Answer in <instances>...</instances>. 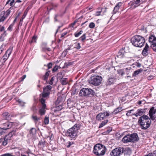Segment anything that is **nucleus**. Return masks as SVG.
Here are the masks:
<instances>
[{"mask_svg": "<svg viewBox=\"0 0 156 156\" xmlns=\"http://www.w3.org/2000/svg\"><path fill=\"white\" fill-rule=\"evenodd\" d=\"M46 108V105L45 104L42 105V107L41 108V109H45Z\"/></svg>", "mask_w": 156, "mask_h": 156, "instance_id": "0e129e2a", "label": "nucleus"}, {"mask_svg": "<svg viewBox=\"0 0 156 156\" xmlns=\"http://www.w3.org/2000/svg\"><path fill=\"white\" fill-rule=\"evenodd\" d=\"M45 110L41 108L39 110V113L41 115H42L45 114Z\"/></svg>", "mask_w": 156, "mask_h": 156, "instance_id": "4c0bfd02", "label": "nucleus"}, {"mask_svg": "<svg viewBox=\"0 0 156 156\" xmlns=\"http://www.w3.org/2000/svg\"><path fill=\"white\" fill-rule=\"evenodd\" d=\"M149 47L148 44H146L145 47L144 48L142 52V54L144 56H146L149 53L148 49Z\"/></svg>", "mask_w": 156, "mask_h": 156, "instance_id": "2eb2a0df", "label": "nucleus"}, {"mask_svg": "<svg viewBox=\"0 0 156 156\" xmlns=\"http://www.w3.org/2000/svg\"><path fill=\"white\" fill-rule=\"evenodd\" d=\"M89 27L90 28H93L95 27V24L93 23H90L89 25Z\"/></svg>", "mask_w": 156, "mask_h": 156, "instance_id": "37998d69", "label": "nucleus"}, {"mask_svg": "<svg viewBox=\"0 0 156 156\" xmlns=\"http://www.w3.org/2000/svg\"><path fill=\"white\" fill-rule=\"evenodd\" d=\"M73 63V62H72L65 63V66H66L67 67L68 66H70V65H72V64Z\"/></svg>", "mask_w": 156, "mask_h": 156, "instance_id": "864d4df0", "label": "nucleus"}, {"mask_svg": "<svg viewBox=\"0 0 156 156\" xmlns=\"http://www.w3.org/2000/svg\"><path fill=\"white\" fill-rule=\"evenodd\" d=\"M149 41L151 43V47L152 46H156V37L154 36H151L149 38Z\"/></svg>", "mask_w": 156, "mask_h": 156, "instance_id": "4468645a", "label": "nucleus"}, {"mask_svg": "<svg viewBox=\"0 0 156 156\" xmlns=\"http://www.w3.org/2000/svg\"><path fill=\"white\" fill-rule=\"evenodd\" d=\"M106 150L105 146L102 144H98L94 146L93 152L97 156H103L105 154Z\"/></svg>", "mask_w": 156, "mask_h": 156, "instance_id": "39448f33", "label": "nucleus"}, {"mask_svg": "<svg viewBox=\"0 0 156 156\" xmlns=\"http://www.w3.org/2000/svg\"><path fill=\"white\" fill-rule=\"evenodd\" d=\"M126 151V149L123 147L116 148L111 152L110 154L112 156H118L123 153H125V154Z\"/></svg>", "mask_w": 156, "mask_h": 156, "instance_id": "0eeeda50", "label": "nucleus"}, {"mask_svg": "<svg viewBox=\"0 0 156 156\" xmlns=\"http://www.w3.org/2000/svg\"><path fill=\"white\" fill-rule=\"evenodd\" d=\"M36 132V129L35 128H33L30 130V133L32 135L34 134Z\"/></svg>", "mask_w": 156, "mask_h": 156, "instance_id": "f704fd0d", "label": "nucleus"}, {"mask_svg": "<svg viewBox=\"0 0 156 156\" xmlns=\"http://www.w3.org/2000/svg\"><path fill=\"white\" fill-rule=\"evenodd\" d=\"M122 141L124 143L131 142L129 134L125 136L122 138Z\"/></svg>", "mask_w": 156, "mask_h": 156, "instance_id": "a211bd4d", "label": "nucleus"}, {"mask_svg": "<svg viewBox=\"0 0 156 156\" xmlns=\"http://www.w3.org/2000/svg\"><path fill=\"white\" fill-rule=\"evenodd\" d=\"M5 30V27L3 26L1 28H0V31H4Z\"/></svg>", "mask_w": 156, "mask_h": 156, "instance_id": "338daca9", "label": "nucleus"}, {"mask_svg": "<svg viewBox=\"0 0 156 156\" xmlns=\"http://www.w3.org/2000/svg\"><path fill=\"white\" fill-rule=\"evenodd\" d=\"M108 120H106L103 121L100 124L99 126V128H101L103 127L108 122Z\"/></svg>", "mask_w": 156, "mask_h": 156, "instance_id": "b1692460", "label": "nucleus"}, {"mask_svg": "<svg viewBox=\"0 0 156 156\" xmlns=\"http://www.w3.org/2000/svg\"><path fill=\"white\" fill-rule=\"evenodd\" d=\"M67 34V32H64L61 34V37H63Z\"/></svg>", "mask_w": 156, "mask_h": 156, "instance_id": "bf43d9fd", "label": "nucleus"}, {"mask_svg": "<svg viewBox=\"0 0 156 156\" xmlns=\"http://www.w3.org/2000/svg\"><path fill=\"white\" fill-rule=\"evenodd\" d=\"M13 24H11L7 29V30L9 31H11L12 30V27L13 26Z\"/></svg>", "mask_w": 156, "mask_h": 156, "instance_id": "79ce46f5", "label": "nucleus"}, {"mask_svg": "<svg viewBox=\"0 0 156 156\" xmlns=\"http://www.w3.org/2000/svg\"><path fill=\"white\" fill-rule=\"evenodd\" d=\"M6 31H5L0 36V38L1 41H3L4 40V38L6 35Z\"/></svg>", "mask_w": 156, "mask_h": 156, "instance_id": "c756f323", "label": "nucleus"}, {"mask_svg": "<svg viewBox=\"0 0 156 156\" xmlns=\"http://www.w3.org/2000/svg\"><path fill=\"white\" fill-rule=\"evenodd\" d=\"M145 156H156V151H154L153 153H151Z\"/></svg>", "mask_w": 156, "mask_h": 156, "instance_id": "e433bc0d", "label": "nucleus"}, {"mask_svg": "<svg viewBox=\"0 0 156 156\" xmlns=\"http://www.w3.org/2000/svg\"><path fill=\"white\" fill-rule=\"evenodd\" d=\"M49 117L46 116L44 119V123L45 125H47L49 123Z\"/></svg>", "mask_w": 156, "mask_h": 156, "instance_id": "c9c22d12", "label": "nucleus"}, {"mask_svg": "<svg viewBox=\"0 0 156 156\" xmlns=\"http://www.w3.org/2000/svg\"><path fill=\"white\" fill-rule=\"evenodd\" d=\"M50 71L47 72L43 78V80L45 81H47L48 76L49 75Z\"/></svg>", "mask_w": 156, "mask_h": 156, "instance_id": "cd10ccee", "label": "nucleus"}, {"mask_svg": "<svg viewBox=\"0 0 156 156\" xmlns=\"http://www.w3.org/2000/svg\"><path fill=\"white\" fill-rule=\"evenodd\" d=\"M49 93L48 92H44V93H43V97H47L49 94Z\"/></svg>", "mask_w": 156, "mask_h": 156, "instance_id": "49530a36", "label": "nucleus"}, {"mask_svg": "<svg viewBox=\"0 0 156 156\" xmlns=\"http://www.w3.org/2000/svg\"><path fill=\"white\" fill-rule=\"evenodd\" d=\"M52 63L51 62H50L48 63L46 66L48 67V68H51L52 67Z\"/></svg>", "mask_w": 156, "mask_h": 156, "instance_id": "603ef678", "label": "nucleus"}, {"mask_svg": "<svg viewBox=\"0 0 156 156\" xmlns=\"http://www.w3.org/2000/svg\"><path fill=\"white\" fill-rule=\"evenodd\" d=\"M41 102L42 105L45 104V101L44 99H43V98L41 99Z\"/></svg>", "mask_w": 156, "mask_h": 156, "instance_id": "052dcab7", "label": "nucleus"}, {"mask_svg": "<svg viewBox=\"0 0 156 156\" xmlns=\"http://www.w3.org/2000/svg\"><path fill=\"white\" fill-rule=\"evenodd\" d=\"M125 48L121 49L118 53L116 57H115V59H117V61L119 60V58H121L124 57L126 53L125 50Z\"/></svg>", "mask_w": 156, "mask_h": 156, "instance_id": "9b49d317", "label": "nucleus"}, {"mask_svg": "<svg viewBox=\"0 0 156 156\" xmlns=\"http://www.w3.org/2000/svg\"><path fill=\"white\" fill-rule=\"evenodd\" d=\"M83 33V31L82 30H80L79 32H76L74 34L75 36L76 37H78L80 35L82 34Z\"/></svg>", "mask_w": 156, "mask_h": 156, "instance_id": "2f4dec72", "label": "nucleus"}, {"mask_svg": "<svg viewBox=\"0 0 156 156\" xmlns=\"http://www.w3.org/2000/svg\"><path fill=\"white\" fill-rule=\"evenodd\" d=\"M12 126V122H7L2 124L1 126L2 129L4 130H6L11 128Z\"/></svg>", "mask_w": 156, "mask_h": 156, "instance_id": "f8f14e48", "label": "nucleus"}, {"mask_svg": "<svg viewBox=\"0 0 156 156\" xmlns=\"http://www.w3.org/2000/svg\"><path fill=\"white\" fill-rule=\"evenodd\" d=\"M151 119L146 115H143L139 118L138 123L142 129H146L148 128L151 124Z\"/></svg>", "mask_w": 156, "mask_h": 156, "instance_id": "f03ea898", "label": "nucleus"}, {"mask_svg": "<svg viewBox=\"0 0 156 156\" xmlns=\"http://www.w3.org/2000/svg\"><path fill=\"white\" fill-rule=\"evenodd\" d=\"M26 76L25 75H23L22 77L21 78V81H23L26 77Z\"/></svg>", "mask_w": 156, "mask_h": 156, "instance_id": "69168bd1", "label": "nucleus"}, {"mask_svg": "<svg viewBox=\"0 0 156 156\" xmlns=\"http://www.w3.org/2000/svg\"><path fill=\"white\" fill-rule=\"evenodd\" d=\"M39 145L41 148H43L45 146V142L44 140H41L39 141Z\"/></svg>", "mask_w": 156, "mask_h": 156, "instance_id": "5701e85b", "label": "nucleus"}, {"mask_svg": "<svg viewBox=\"0 0 156 156\" xmlns=\"http://www.w3.org/2000/svg\"><path fill=\"white\" fill-rule=\"evenodd\" d=\"M122 110V109L121 107H118L115 109L113 112V114H117L119 112H120Z\"/></svg>", "mask_w": 156, "mask_h": 156, "instance_id": "a878e982", "label": "nucleus"}, {"mask_svg": "<svg viewBox=\"0 0 156 156\" xmlns=\"http://www.w3.org/2000/svg\"><path fill=\"white\" fill-rule=\"evenodd\" d=\"M94 91L90 88H85L81 90L79 94L80 96L91 97L94 94Z\"/></svg>", "mask_w": 156, "mask_h": 156, "instance_id": "423d86ee", "label": "nucleus"}, {"mask_svg": "<svg viewBox=\"0 0 156 156\" xmlns=\"http://www.w3.org/2000/svg\"><path fill=\"white\" fill-rule=\"evenodd\" d=\"M102 78L101 76H97L91 77L89 83L94 85H98L101 83Z\"/></svg>", "mask_w": 156, "mask_h": 156, "instance_id": "6e6552de", "label": "nucleus"}, {"mask_svg": "<svg viewBox=\"0 0 156 156\" xmlns=\"http://www.w3.org/2000/svg\"><path fill=\"white\" fill-rule=\"evenodd\" d=\"M110 115L108 111H105L104 112L100 113L98 114L96 117V119L98 120H102L105 119Z\"/></svg>", "mask_w": 156, "mask_h": 156, "instance_id": "1a4fd4ad", "label": "nucleus"}, {"mask_svg": "<svg viewBox=\"0 0 156 156\" xmlns=\"http://www.w3.org/2000/svg\"><path fill=\"white\" fill-rule=\"evenodd\" d=\"M55 78V77L54 76L52 77L50 80V81L49 82V83L51 85H52L53 84V81L54 80Z\"/></svg>", "mask_w": 156, "mask_h": 156, "instance_id": "09e8293b", "label": "nucleus"}, {"mask_svg": "<svg viewBox=\"0 0 156 156\" xmlns=\"http://www.w3.org/2000/svg\"><path fill=\"white\" fill-rule=\"evenodd\" d=\"M59 16V15L58 14H56L55 15V17H54V20H55V21L56 22V21H58V20L57 19V18Z\"/></svg>", "mask_w": 156, "mask_h": 156, "instance_id": "4d7b16f0", "label": "nucleus"}, {"mask_svg": "<svg viewBox=\"0 0 156 156\" xmlns=\"http://www.w3.org/2000/svg\"><path fill=\"white\" fill-rule=\"evenodd\" d=\"M131 42L134 46L141 47L144 45L145 40L143 37L140 35H137L132 38Z\"/></svg>", "mask_w": 156, "mask_h": 156, "instance_id": "20e7f679", "label": "nucleus"}, {"mask_svg": "<svg viewBox=\"0 0 156 156\" xmlns=\"http://www.w3.org/2000/svg\"><path fill=\"white\" fill-rule=\"evenodd\" d=\"M3 45H2L0 47V54H1L2 52L3 51V49L2 48V47H3Z\"/></svg>", "mask_w": 156, "mask_h": 156, "instance_id": "6e6d98bb", "label": "nucleus"}, {"mask_svg": "<svg viewBox=\"0 0 156 156\" xmlns=\"http://www.w3.org/2000/svg\"><path fill=\"white\" fill-rule=\"evenodd\" d=\"M149 114L150 118L154 122H156V109L154 107H152L150 109Z\"/></svg>", "mask_w": 156, "mask_h": 156, "instance_id": "9d476101", "label": "nucleus"}, {"mask_svg": "<svg viewBox=\"0 0 156 156\" xmlns=\"http://www.w3.org/2000/svg\"><path fill=\"white\" fill-rule=\"evenodd\" d=\"M140 2V0H136L135 1H131L130 4L134 8H135L139 6Z\"/></svg>", "mask_w": 156, "mask_h": 156, "instance_id": "6ab92c4d", "label": "nucleus"}, {"mask_svg": "<svg viewBox=\"0 0 156 156\" xmlns=\"http://www.w3.org/2000/svg\"><path fill=\"white\" fill-rule=\"evenodd\" d=\"M6 130H4L2 129V127L0 129V135H2L5 133V131Z\"/></svg>", "mask_w": 156, "mask_h": 156, "instance_id": "c03bdc74", "label": "nucleus"}, {"mask_svg": "<svg viewBox=\"0 0 156 156\" xmlns=\"http://www.w3.org/2000/svg\"><path fill=\"white\" fill-rule=\"evenodd\" d=\"M14 2H15L14 0H12L11 2L10 3V6L12 5L13 3Z\"/></svg>", "mask_w": 156, "mask_h": 156, "instance_id": "774afa93", "label": "nucleus"}, {"mask_svg": "<svg viewBox=\"0 0 156 156\" xmlns=\"http://www.w3.org/2000/svg\"><path fill=\"white\" fill-rule=\"evenodd\" d=\"M62 85H66L68 83L67 78H63V76L60 79Z\"/></svg>", "mask_w": 156, "mask_h": 156, "instance_id": "4be33fe9", "label": "nucleus"}, {"mask_svg": "<svg viewBox=\"0 0 156 156\" xmlns=\"http://www.w3.org/2000/svg\"><path fill=\"white\" fill-rule=\"evenodd\" d=\"M51 86L48 85L45 88H43V91L44 92H48L51 90Z\"/></svg>", "mask_w": 156, "mask_h": 156, "instance_id": "393cba45", "label": "nucleus"}, {"mask_svg": "<svg viewBox=\"0 0 156 156\" xmlns=\"http://www.w3.org/2000/svg\"><path fill=\"white\" fill-rule=\"evenodd\" d=\"M75 48L78 50L80 49L81 48V46L80 43H78L76 44V46Z\"/></svg>", "mask_w": 156, "mask_h": 156, "instance_id": "de8ad7c7", "label": "nucleus"}, {"mask_svg": "<svg viewBox=\"0 0 156 156\" xmlns=\"http://www.w3.org/2000/svg\"><path fill=\"white\" fill-rule=\"evenodd\" d=\"M112 73H110L108 75L107 78V80L106 82L107 85H110L115 83L116 81V73L121 76L123 75L124 73L122 69H120L116 71L115 69H114L112 71Z\"/></svg>", "mask_w": 156, "mask_h": 156, "instance_id": "f257e3e1", "label": "nucleus"}, {"mask_svg": "<svg viewBox=\"0 0 156 156\" xmlns=\"http://www.w3.org/2000/svg\"><path fill=\"white\" fill-rule=\"evenodd\" d=\"M58 79H61V77H62V73H58Z\"/></svg>", "mask_w": 156, "mask_h": 156, "instance_id": "13d9d810", "label": "nucleus"}, {"mask_svg": "<svg viewBox=\"0 0 156 156\" xmlns=\"http://www.w3.org/2000/svg\"><path fill=\"white\" fill-rule=\"evenodd\" d=\"M5 14V12H2L0 14V22H3L4 21L6 18L4 15Z\"/></svg>", "mask_w": 156, "mask_h": 156, "instance_id": "412c9836", "label": "nucleus"}, {"mask_svg": "<svg viewBox=\"0 0 156 156\" xmlns=\"http://www.w3.org/2000/svg\"><path fill=\"white\" fill-rule=\"evenodd\" d=\"M37 39V37L35 36H34L31 41V43H33V42H36V40Z\"/></svg>", "mask_w": 156, "mask_h": 156, "instance_id": "a18cd8bd", "label": "nucleus"}, {"mask_svg": "<svg viewBox=\"0 0 156 156\" xmlns=\"http://www.w3.org/2000/svg\"><path fill=\"white\" fill-rule=\"evenodd\" d=\"M17 101L19 103L20 105L22 106H24L25 104L26 103V102H23L20 99L18 100Z\"/></svg>", "mask_w": 156, "mask_h": 156, "instance_id": "7c9ffc66", "label": "nucleus"}, {"mask_svg": "<svg viewBox=\"0 0 156 156\" xmlns=\"http://www.w3.org/2000/svg\"><path fill=\"white\" fill-rule=\"evenodd\" d=\"M32 117L35 122H36L39 120L40 119L39 118L37 117L36 116L33 115Z\"/></svg>", "mask_w": 156, "mask_h": 156, "instance_id": "72a5a7b5", "label": "nucleus"}, {"mask_svg": "<svg viewBox=\"0 0 156 156\" xmlns=\"http://www.w3.org/2000/svg\"><path fill=\"white\" fill-rule=\"evenodd\" d=\"M80 125L76 124L72 127L67 130L66 136L71 138V140L74 139L77 136L78 131L80 129Z\"/></svg>", "mask_w": 156, "mask_h": 156, "instance_id": "7ed1b4c3", "label": "nucleus"}, {"mask_svg": "<svg viewBox=\"0 0 156 156\" xmlns=\"http://www.w3.org/2000/svg\"><path fill=\"white\" fill-rule=\"evenodd\" d=\"M134 65H135V66H133V67H140L141 65L140 64L138 63H136L135 64H134Z\"/></svg>", "mask_w": 156, "mask_h": 156, "instance_id": "3c124183", "label": "nucleus"}, {"mask_svg": "<svg viewBox=\"0 0 156 156\" xmlns=\"http://www.w3.org/2000/svg\"><path fill=\"white\" fill-rule=\"evenodd\" d=\"M142 71V69H139L136 71H134L133 75V76H136L137 75L139 74L140 73H141Z\"/></svg>", "mask_w": 156, "mask_h": 156, "instance_id": "bb28decb", "label": "nucleus"}, {"mask_svg": "<svg viewBox=\"0 0 156 156\" xmlns=\"http://www.w3.org/2000/svg\"><path fill=\"white\" fill-rule=\"evenodd\" d=\"M12 136V134L11 133H9L8 135H7L5 136V138L8 140H10L11 139V137Z\"/></svg>", "mask_w": 156, "mask_h": 156, "instance_id": "c85d7f7f", "label": "nucleus"}, {"mask_svg": "<svg viewBox=\"0 0 156 156\" xmlns=\"http://www.w3.org/2000/svg\"><path fill=\"white\" fill-rule=\"evenodd\" d=\"M86 38V34H84L80 38L81 41L83 42H84V40Z\"/></svg>", "mask_w": 156, "mask_h": 156, "instance_id": "58836bf2", "label": "nucleus"}, {"mask_svg": "<svg viewBox=\"0 0 156 156\" xmlns=\"http://www.w3.org/2000/svg\"><path fill=\"white\" fill-rule=\"evenodd\" d=\"M52 6L54 8H57L58 6V4H52Z\"/></svg>", "mask_w": 156, "mask_h": 156, "instance_id": "e2e57ef3", "label": "nucleus"}, {"mask_svg": "<svg viewBox=\"0 0 156 156\" xmlns=\"http://www.w3.org/2000/svg\"><path fill=\"white\" fill-rule=\"evenodd\" d=\"M73 142H68L66 143V146L68 148L72 144H73Z\"/></svg>", "mask_w": 156, "mask_h": 156, "instance_id": "ea45409f", "label": "nucleus"}, {"mask_svg": "<svg viewBox=\"0 0 156 156\" xmlns=\"http://www.w3.org/2000/svg\"><path fill=\"white\" fill-rule=\"evenodd\" d=\"M12 49L9 48L6 51L5 54L3 56V60L5 61L9 56L10 55L11 53Z\"/></svg>", "mask_w": 156, "mask_h": 156, "instance_id": "f3484780", "label": "nucleus"}, {"mask_svg": "<svg viewBox=\"0 0 156 156\" xmlns=\"http://www.w3.org/2000/svg\"><path fill=\"white\" fill-rule=\"evenodd\" d=\"M11 8H10L9 9H8L5 12V14L4 15L5 16V17L7 18V17L9 16V14L10 13V9H11Z\"/></svg>", "mask_w": 156, "mask_h": 156, "instance_id": "473e14b6", "label": "nucleus"}, {"mask_svg": "<svg viewBox=\"0 0 156 156\" xmlns=\"http://www.w3.org/2000/svg\"><path fill=\"white\" fill-rule=\"evenodd\" d=\"M131 139V142H136L139 139L137 133H134L131 134H129Z\"/></svg>", "mask_w": 156, "mask_h": 156, "instance_id": "ddd939ff", "label": "nucleus"}, {"mask_svg": "<svg viewBox=\"0 0 156 156\" xmlns=\"http://www.w3.org/2000/svg\"><path fill=\"white\" fill-rule=\"evenodd\" d=\"M145 109H138L136 113L134 115L136 117H138V116H141L145 113Z\"/></svg>", "mask_w": 156, "mask_h": 156, "instance_id": "dca6fc26", "label": "nucleus"}, {"mask_svg": "<svg viewBox=\"0 0 156 156\" xmlns=\"http://www.w3.org/2000/svg\"><path fill=\"white\" fill-rule=\"evenodd\" d=\"M4 141H3L2 144L4 146H6L8 144V140L4 138Z\"/></svg>", "mask_w": 156, "mask_h": 156, "instance_id": "a19ab883", "label": "nucleus"}, {"mask_svg": "<svg viewBox=\"0 0 156 156\" xmlns=\"http://www.w3.org/2000/svg\"><path fill=\"white\" fill-rule=\"evenodd\" d=\"M151 47L153 49L154 51H156V46H152Z\"/></svg>", "mask_w": 156, "mask_h": 156, "instance_id": "680f3d73", "label": "nucleus"}, {"mask_svg": "<svg viewBox=\"0 0 156 156\" xmlns=\"http://www.w3.org/2000/svg\"><path fill=\"white\" fill-rule=\"evenodd\" d=\"M11 153H7L4 154H3L0 155V156H11Z\"/></svg>", "mask_w": 156, "mask_h": 156, "instance_id": "5fc2aeb1", "label": "nucleus"}, {"mask_svg": "<svg viewBox=\"0 0 156 156\" xmlns=\"http://www.w3.org/2000/svg\"><path fill=\"white\" fill-rule=\"evenodd\" d=\"M67 50L64 51L62 54V56L63 57H65L67 54Z\"/></svg>", "mask_w": 156, "mask_h": 156, "instance_id": "8fccbe9b", "label": "nucleus"}, {"mask_svg": "<svg viewBox=\"0 0 156 156\" xmlns=\"http://www.w3.org/2000/svg\"><path fill=\"white\" fill-rule=\"evenodd\" d=\"M122 3L121 2L118 3L115 7L113 10L114 14H115L118 11L120 7L122 5Z\"/></svg>", "mask_w": 156, "mask_h": 156, "instance_id": "aec40b11", "label": "nucleus"}]
</instances>
